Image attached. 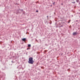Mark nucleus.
<instances>
[{
	"mask_svg": "<svg viewBox=\"0 0 80 80\" xmlns=\"http://www.w3.org/2000/svg\"><path fill=\"white\" fill-rule=\"evenodd\" d=\"M72 3H75V2H72Z\"/></svg>",
	"mask_w": 80,
	"mask_h": 80,
	"instance_id": "obj_9",
	"label": "nucleus"
},
{
	"mask_svg": "<svg viewBox=\"0 0 80 80\" xmlns=\"http://www.w3.org/2000/svg\"><path fill=\"white\" fill-rule=\"evenodd\" d=\"M19 67H20V66H19L18 67V68H21V67H20V68H19Z\"/></svg>",
	"mask_w": 80,
	"mask_h": 80,
	"instance_id": "obj_6",
	"label": "nucleus"
},
{
	"mask_svg": "<svg viewBox=\"0 0 80 80\" xmlns=\"http://www.w3.org/2000/svg\"><path fill=\"white\" fill-rule=\"evenodd\" d=\"M76 34H77V33L76 32L73 33V35H76Z\"/></svg>",
	"mask_w": 80,
	"mask_h": 80,
	"instance_id": "obj_3",
	"label": "nucleus"
},
{
	"mask_svg": "<svg viewBox=\"0 0 80 80\" xmlns=\"http://www.w3.org/2000/svg\"><path fill=\"white\" fill-rule=\"evenodd\" d=\"M30 48H27V50H30Z\"/></svg>",
	"mask_w": 80,
	"mask_h": 80,
	"instance_id": "obj_5",
	"label": "nucleus"
},
{
	"mask_svg": "<svg viewBox=\"0 0 80 80\" xmlns=\"http://www.w3.org/2000/svg\"><path fill=\"white\" fill-rule=\"evenodd\" d=\"M36 12H38V10L36 11Z\"/></svg>",
	"mask_w": 80,
	"mask_h": 80,
	"instance_id": "obj_12",
	"label": "nucleus"
},
{
	"mask_svg": "<svg viewBox=\"0 0 80 80\" xmlns=\"http://www.w3.org/2000/svg\"><path fill=\"white\" fill-rule=\"evenodd\" d=\"M52 3L53 4V5H54L55 3V2H53Z\"/></svg>",
	"mask_w": 80,
	"mask_h": 80,
	"instance_id": "obj_8",
	"label": "nucleus"
},
{
	"mask_svg": "<svg viewBox=\"0 0 80 80\" xmlns=\"http://www.w3.org/2000/svg\"><path fill=\"white\" fill-rule=\"evenodd\" d=\"M28 62L30 64H33V63L34 61L33 60V58L30 57L29 58Z\"/></svg>",
	"mask_w": 80,
	"mask_h": 80,
	"instance_id": "obj_1",
	"label": "nucleus"
},
{
	"mask_svg": "<svg viewBox=\"0 0 80 80\" xmlns=\"http://www.w3.org/2000/svg\"><path fill=\"white\" fill-rule=\"evenodd\" d=\"M76 22H78V20H76Z\"/></svg>",
	"mask_w": 80,
	"mask_h": 80,
	"instance_id": "obj_14",
	"label": "nucleus"
},
{
	"mask_svg": "<svg viewBox=\"0 0 80 80\" xmlns=\"http://www.w3.org/2000/svg\"><path fill=\"white\" fill-rule=\"evenodd\" d=\"M62 27V26H61V27Z\"/></svg>",
	"mask_w": 80,
	"mask_h": 80,
	"instance_id": "obj_13",
	"label": "nucleus"
},
{
	"mask_svg": "<svg viewBox=\"0 0 80 80\" xmlns=\"http://www.w3.org/2000/svg\"><path fill=\"white\" fill-rule=\"evenodd\" d=\"M28 47H31V44H28Z\"/></svg>",
	"mask_w": 80,
	"mask_h": 80,
	"instance_id": "obj_4",
	"label": "nucleus"
},
{
	"mask_svg": "<svg viewBox=\"0 0 80 80\" xmlns=\"http://www.w3.org/2000/svg\"><path fill=\"white\" fill-rule=\"evenodd\" d=\"M26 40V38H24L22 39V41H24V42H25V41Z\"/></svg>",
	"mask_w": 80,
	"mask_h": 80,
	"instance_id": "obj_2",
	"label": "nucleus"
},
{
	"mask_svg": "<svg viewBox=\"0 0 80 80\" xmlns=\"http://www.w3.org/2000/svg\"><path fill=\"white\" fill-rule=\"evenodd\" d=\"M49 23H50V24H51V23H50V22Z\"/></svg>",
	"mask_w": 80,
	"mask_h": 80,
	"instance_id": "obj_15",
	"label": "nucleus"
},
{
	"mask_svg": "<svg viewBox=\"0 0 80 80\" xmlns=\"http://www.w3.org/2000/svg\"><path fill=\"white\" fill-rule=\"evenodd\" d=\"M47 17L48 18V16H47Z\"/></svg>",
	"mask_w": 80,
	"mask_h": 80,
	"instance_id": "obj_11",
	"label": "nucleus"
},
{
	"mask_svg": "<svg viewBox=\"0 0 80 80\" xmlns=\"http://www.w3.org/2000/svg\"><path fill=\"white\" fill-rule=\"evenodd\" d=\"M61 5H63V3L61 4Z\"/></svg>",
	"mask_w": 80,
	"mask_h": 80,
	"instance_id": "obj_16",
	"label": "nucleus"
},
{
	"mask_svg": "<svg viewBox=\"0 0 80 80\" xmlns=\"http://www.w3.org/2000/svg\"><path fill=\"white\" fill-rule=\"evenodd\" d=\"M71 21V20H69L68 22V23H70V21Z\"/></svg>",
	"mask_w": 80,
	"mask_h": 80,
	"instance_id": "obj_7",
	"label": "nucleus"
},
{
	"mask_svg": "<svg viewBox=\"0 0 80 80\" xmlns=\"http://www.w3.org/2000/svg\"><path fill=\"white\" fill-rule=\"evenodd\" d=\"M76 2H79V1H78V0H77Z\"/></svg>",
	"mask_w": 80,
	"mask_h": 80,
	"instance_id": "obj_10",
	"label": "nucleus"
}]
</instances>
